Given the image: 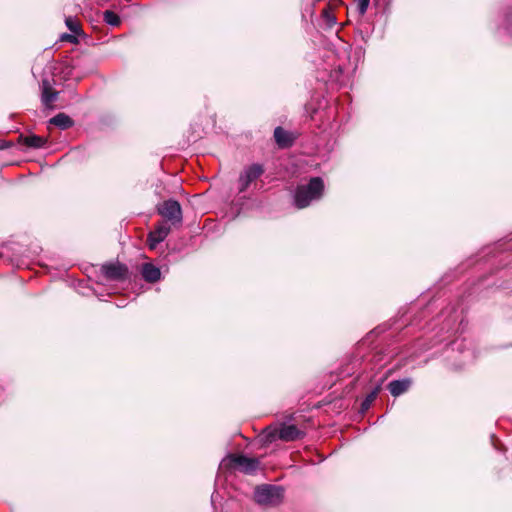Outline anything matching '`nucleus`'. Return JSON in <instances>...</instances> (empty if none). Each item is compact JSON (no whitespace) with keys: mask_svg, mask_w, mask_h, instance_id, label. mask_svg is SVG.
I'll return each mask as SVG.
<instances>
[{"mask_svg":"<svg viewBox=\"0 0 512 512\" xmlns=\"http://www.w3.org/2000/svg\"><path fill=\"white\" fill-rule=\"evenodd\" d=\"M324 191V182L320 177H313L308 184L299 185L294 194V204L297 208L303 209L312 201L319 200Z\"/></svg>","mask_w":512,"mask_h":512,"instance_id":"f257e3e1","label":"nucleus"},{"mask_svg":"<svg viewBox=\"0 0 512 512\" xmlns=\"http://www.w3.org/2000/svg\"><path fill=\"white\" fill-rule=\"evenodd\" d=\"M266 441L272 442L276 439L291 442L301 439L304 433L295 425L280 424L269 426L264 430Z\"/></svg>","mask_w":512,"mask_h":512,"instance_id":"f03ea898","label":"nucleus"},{"mask_svg":"<svg viewBox=\"0 0 512 512\" xmlns=\"http://www.w3.org/2000/svg\"><path fill=\"white\" fill-rule=\"evenodd\" d=\"M260 462L256 458L245 455L230 454L222 460L221 466L228 469H237L246 474H252L259 468Z\"/></svg>","mask_w":512,"mask_h":512,"instance_id":"7ed1b4c3","label":"nucleus"},{"mask_svg":"<svg viewBox=\"0 0 512 512\" xmlns=\"http://www.w3.org/2000/svg\"><path fill=\"white\" fill-rule=\"evenodd\" d=\"M254 497L259 504L276 505L283 498V489L274 485H262L256 488Z\"/></svg>","mask_w":512,"mask_h":512,"instance_id":"20e7f679","label":"nucleus"},{"mask_svg":"<svg viewBox=\"0 0 512 512\" xmlns=\"http://www.w3.org/2000/svg\"><path fill=\"white\" fill-rule=\"evenodd\" d=\"M264 172L265 169L263 165L259 163H253L251 165L244 167L238 178L239 192H245L250 186V184L257 180L259 177H261Z\"/></svg>","mask_w":512,"mask_h":512,"instance_id":"39448f33","label":"nucleus"},{"mask_svg":"<svg viewBox=\"0 0 512 512\" xmlns=\"http://www.w3.org/2000/svg\"><path fill=\"white\" fill-rule=\"evenodd\" d=\"M158 213L172 224L182 222V209L178 201L167 200L158 205Z\"/></svg>","mask_w":512,"mask_h":512,"instance_id":"423d86ee","label":"nucleus"},{"mask_svg":"<svg viewBox=\"0 0 512 512\" xmlns=\"http://www.w3.org/2000/svg\"><path fill=\"white\" fill-rule=\"evenodd\" d=\"M102 272L109 280L120 281L128 277L127 266L118 262L103 265Z\"/></svg>","mask_w":512,"mask_h":512,"instance_id":"0eeeda50","label":"nucleus"},{"mask_svg":"<svg viewBox=\"0 0 512 512\" xmlns=\"http://www.w3.org/2000/svg\"><path fill=\"white\" fill-rule=\"evenodd\" d=\"M170 233V226L166 222L159 223L153 231L148 234L147 244L150 249H155L159 243Z\"/></svg>","mask_w":512,"mask_h":512,"instance_id":"6e6552de","label":"nucleus"},{"mask_svg":"<svg viewBox=\"0 0 512 512\" xmlns=\"http://www.w3.org/2000/svg\"><path fill=\"white\" fill-rule=\"evenodd\" d=\"M141 274L145 281L149 283H155L160 280L161 271L152 263H144L142 265Z\"/></svg>","mask_w":512,"mask_h":512,"instance_id":"1a4fd4ad","label":"nucleus"},{"mask_svg":"<svg viewBox=\"0 0 512 512\" xmlns=\"http://www.w3.org/2000/svg\"><path fill=\"white\" fill-rule=\"evenodd\" d=\"M274 138L276 143L281 148H287L292 146L294 138L291 133L283 129L282 127H276L274 130Z\"/></svg>","mask_w":512,"mask_h":512,"instance_id":"9d476101","label":"nucleus"},{"mask_svg":"<svg viewBox=\"0 0 512 512\" xmlns=\"http://www.w3.org/2000/svg\"><path fill=\"white\" fill-rule=\"evenodd\" d=\"M411 384L412 381L409 378L393 380L388 384V389L394 397H397L405 393L409 389Z\"/></svg>","mask_w":512,"mask_h":512,"instance_id":"9b49d317","label":"nucleus"},{"mask_svg":"<svg viewBox=\"0 0 512 512\" xmlns=\"http://www.w3.org/2000/svg\"><path fill=\"white\" fill-rule=\"evenodd\" d=\"M58 93L54 91L48 80L42 81V102L45 106H50L57 99Z\"/></svg>","mask_w":512,"mask_h":512,"instance_id":"f8f14e48","label":"nucleus"},{"mask_svg":"<svg viewBox=\"0 0 512 512\" xmlns=\"http://www.w3.org/2000/svg\"><path fill=\"white\" fill-rule=\"evenodd\" d=\"M21 142L29 148H42L46 144V139L38 135L20 136Z\"/></svg>","mask_w":512,"mask_h":512,"instance_id":"ddd939ff","label":"nucleus"},{"mask_svg":"<svg viewBox=\"0 0 512 512\" xmlns=\"http://www.w3.org/2000/svg\"><path fill=\"white\" fill-rule=\"evenodd\" d=\"M50 124L59 127L62 130H66L73 126V120L65 113H58L49 120Z\"/></svg>","mask_w":512,"mask_h":512,"instance_id":"4468645a","label":"nucleus"},{"mask_svg":"<svg viewBox=\"0 0 512 512\" xmlns=\"http://www.w3.org/2000/svg\"><path fill=\"white\" fill-rule=\"evenodd\" d=\"M103 18H104V21L108 25L113 26V27H117L121 23L120 17L116 13H114L113 11H110V10H106L103 13Z\"/></svg>","mask_w":512,"mask_h":512,"instance_id":"2eb2a0df","label":"nucleus"},{"mask_svg":"<svg viewBox=\"0 0 512 512\" xmlns=\"http://www.w3.org/2000/svg\"><path fill=\"white\" fill-rule=\"evenodd\" d=\"M381 390V385H377L365 398L362 403L363 409H368L372 402L377 398L379 392Z\"/></svg>","mask_w":512,"mask_h":512,"instance_id":"dca6fc26","label":"nucleus"},{"mask_svg":"<svg viewBox=\"0 0 512 512\" xmlns=\"http://www.w3.org/2000/svg\"><path fill=\"white\" fill-rule=\"evenodd\" d=\"M65 24L67 26V28L74 34H79L80 33V25H79V22L77 19L71 17V16H68L66 17L65 19Z\"/></svg>","mask_w":512,"mask_h":512,"instance_id":"f3484780","label":"nucleus"},{"mask_svg":"<svg viewBox=\"0 0 512 512\" xmlns=\"http://www.w3.org/2000/svg\"><path fill=\"white\" fill-rule=\"evenodd\" d=\"M370 0H357L356 10L360 16H363L369 7Z\"/></svg>","mask_w":512,"mask_h":512,"instance_id":"a211bd4d","label":"nucleus"},{"mask_svg":"<svg viewBox=\"0 0 512 512\" xmlns=\"http://www.w3.org/2000/svg\"><path fill=\"white\" fill-rule=\"evenodd\" d=\"M62 39H66V40L70 41L71 43L77 42L76 37L74 35H70V34L63 35Z\"/></svg>","mask_w":512,"mask_h":512,"instance_id":"6ab92c4d","label":"nucleus"},{"mask_svg":"<svg viewBox=\"0 0 512 512\" xmlns=\"http://www.w3.org/2000/svg\"><path fill=\"white\" fill-rule=\"evenodd\" d=\"M329 21H330L332 24H335V23H336V19H335V17H334V16H331V17L329 18Z\"/></svg>","mask_w":512,"mask_h":512,"instance_id":"aec40b11","label":"nucleus"},{"mask_svg":"<svg viewBox=\"0 0 512 512\" xmlns=\"http://www.w3.org/2000/svg\"><path fill=\"white\" fill-rule=\"evenodd\" d=\"M6 147L5 143L0 141V149H4Z\"/></svg>","mask_w":512,"mask_h":512,"instance_id":"412c9836","label":"nucleus"}]
</instances>
